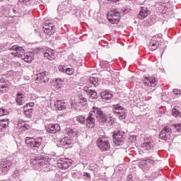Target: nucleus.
Returning a JSON list of instances; mask_svg holds the SVG:
<instances>
[{"label":"nucleus","mask_w":181,"mask_h":181,"mask_svg":"<svg viewBox=\"0 0 181 181\" xmlns=\"http://www.w3.org/2000/svg\"><path fill=\"white\" fill-rule=\"evenodd\" d=\"M66 134L69 136H76L77 135V132H74L73 129H67Z\"/></svg>","instance_id":"obj_32"},{"label":"nucleus","mask_w":181,"mask_h":181,"mask_svg":"<svg viewBox=\"0 0 181 181\" xmlns=\"http://www.w3.org/2000/svg\"><path fill=\"white\" fill-rule=\"evenodd\" d=\"M60 8H62V6H59L58 7V11H59V9H60Z\"/></svg>","instance_id":"obj_50"},{"label":"nucleus","mask_w":181,"mask_h":181,"mask_svg":"<svg viewBox=\"0 0 181 181\" xmlns=\"http://www.w3.org/2000/svg\"><path fill=\"white\" fill-rule=\"evenodd\" d=\"M153 147V145L149 139H145L144 142L141 144V148H144L146 151H151Z\"/></svg>","instance_id":"obj_20"},{"label":"nucleus","mask_w":181,"mask_h":181,"mask_svg":"<svg viewBox=\"0 0 181 181\" xmlns=\"http://www.w3.org/2000/svg\"><path fill=\"white\" fill-rule=\"evenodd\" d=\"M60 144L61 145H62V146H65L66 148H67L69 145H71V144H73V141H71V139L70 137L65 136L64 138L61 139Z\"/></svg>","instance_id":"obj_21"},{"label":"nucleus","mask_w":181,"mask_h":181,"mask_svg":"<svg viewBox=\"0 0 181 181\" xmlns=\"http://www.w3.org/2000/svg\"><path fill=\"white\" fill-rule=\"evenodd\" d=\"M54 105L59 111L66 110L67 108V103L62 100H58L55 102Z\"/></svg>","instance_id":"obj_18"},{"label":"nucleus","mask_w":181,"mask_h":181,"mask_svg":"<svg viewBox=\"0 0 181 181\" xmlns=\"http://www.w3.org/2000/svg\"><path fill=\"white\" fill-rule=\"evenodd\" d=\"M124 135L125 133L122 131L116 132L113 134V142L116 146L124 144Z\"/></svg>","instance_id":"obj_5"},{"label":"nucleus","mask_w":181,"mask_h":181,"mask_svg":"<svg viewBox=\"0 0 181 181\" xmlns=\"http://www.w3.org/2000/svg\"><path fill=\"white\" fill-rule=\"evenodd\" d=\"M56 83L57 84H62V83H63V80L62 78H57L56 79Z\"/></svg>","instance_id":"obj_46"},{"label":"nucleus","mask_w":181,"mask_h":181,"mask_svg":"<svg viewBox=\"0 0 181 181\" xmlns=\"http://www.w3.org/2000/svg\"><path fill=\"white\" fill-rule=\"evenodd\" d=\"M83 176L84 177H86V179H88L89 180H90L91 179V175L88 173H83Z\"/></svg>","instance_id":"obj_43"},{"label":"nucleus","mask_w":181,"mask_h":181,"mask_svg":"<svg viewBox=\"0 0 181 181\" xmlns=\"http://www.w3.org/2000/svg\"><path fill=\"white\" fill-rule=\"evenodd\" d=\"M144 86L147 87H156V78L155 77L145 78L143 81Z\"/></svg>","instance_id":"obj_16"},{"label":"nucleus","mask_w":181,"mask_h":181,"mask_svg":"<svg viewBox=\"0 0 181 181\" xmlns=\"http://www.w3.org/2000/svg\"><path fill=\"white\" fill-rule=\"evenodd\" d=\"M100 97L103 100H111L112 98V94L105 90L100 93Z\"/></svg>","instance_id":"obj_24"},{"label":"nucleus","mask_w":181,"mask_h":181,"mask_svg":"<svg viewBox=\"0 0 181 181\" xmlns=\"http://www.w3.org/2000/svg\"><path fill=\"white\" fill-rule=\"evenodd\" d=\"M43 53L44 57L48 59V60H54L56 56L54 55V51L52 50L50 48H37L36 53Z\"/></svg>","instance_id":"obj_4"},{"label":"nucleus","mask_w":181,"mask_h":181,"mask_svg":"<svg viewBox=\"0 0 181 181\" xmlns=\"http://www.w3.org/2000/svg\"><path fill=\"white\" fill-rule=\"evenodd\" d=\"M35 82L37 84H46L49 83V76L47 71H42L36 74Z\"/></svg>","instance_id":"obj_7"},{"label":"nucleus","mask_w":181,"mask_h":181,"mask_svg":"<svg viewBox=\"0 0 181 181\" xmlns=\"http://www.w3.org/2000/svg\"><path fill=\"white\" fill-rule=\"evenodd\" d=\"M29 128H30V126H29V124L25 123L23 124V127L21 129H22L23 131H25V129H29Z\"/></svg>","instance_id":"obj_44"},{"label":"nucleus","mask_w":181,"mask_h":181,"mask_svg":"<svg viewBox=\"0 0 181 181\" xmlns=\"http://www.w3.org/2000/svg\"><path fill=\"white\" fill-rule=\"evenodd\" d=\"M174 127H175V129L177 131V132H181V123L177 124H174Z\"/></svg>","instance_id":"obj_42"},{"label":"nucleus","mask_w":181,"mask_h":181,"mask_svg":"<svg viewBox=\"0 0 181 181\" xmlns=\"http://www.w3.org/2000/svg\"><path fill=\"white\" fill-rule=\"evenodd\" d=\"M83 90L86 93V94H88V95H90V100H97L98 98L97 92L94 90H92L91 88L88 86H85L83 88Z\"/></svg>","instance_id":"obj_15"},{"label":"nucleus","mask_w":181,"mask_h":181,"mask_svg":"<svg viewBox=\"0 0 181 181\" xmlns=\"http://www.w3.org/2000/svg\"><path fill=\"white\" fill-rule=\"evenodd\" d=\"M32 149H35L37 151V149H40V142L38 140L34 139L33 144L31 145Z\"/></svg>","instance_id":"obj_29"},{"label":"nucleus","mask_w":181,"mask_h":181,"mask_svg":"<svg viewBox=\"0 0 181 181\" xmlns=\"http://www.w3.org/2000/svg\"><path fill=\"white\" fill-rule=\"evenodd\" d=\"M25 144L27 146H29L30 148L33 145V144L35 142V138L33 137H26L25 140Z\"/></svg>","instance_id":"obj_27"},{"label":"nucleus","mask_w":181,"mask_h":181,"mask_svg":"<svg viewBox=\"0 0 181 181\" xmlns=\"http://www.w3.org/2000/svg\"><path fill=\"white\" fill-rule=\"evenodd\" d=\"M4 115H8V110L5 109H0V117H4Z\"/></svg>","instance_id":"obj_39"},{"label":"nucleus","mask_w":181,"mask_h":181,"mask_svg":"<svg viewBox=\"0 0 181 181\" xmlns=\"http://www.w3.org/2000/svg\"><path fill=\"white\" fill-rule=\"evenodd\" d=\"M158 5H160L158 7L159 11H163V7L166 6V3L165 0H160V1L158 3Z\"/></svg>","instance_id":"obj_34"},{"label":"nucleus","mask_w":181,"mask_h":181,"mask_svg":"<svg viewBox=\"0 0 181 181\" xmlns=\"http://www.w3.org/2000/svg\"><path fill=\"white\" fill-rule=\"evenodd\" d=\"M35 105L34 103H27L24 107V114L25 115V117H27V118H31L32 117V112L33 111V109H32V107H33Z\"/></svg>","instance_id":"obj_13"},{"label":"nucleus","mask_w":181,"mask_h":181,"mask_svg":"<svg viewBox=\"0 0 181 181\" xmlns=\"http://www.w3.org/2000/svg\"><path fill=\"white\" fill-rule=\"evenodd\" d=\"M16 103L17 105H23L25 104V95L22 92H18L16 95Z\"/></svg>","instance_id":"obj_19"},{"label":"nucleus","mask_w":181,"mask_h":181,"mask_svg":"<svg viewBox=\"0 0 181 181\" xmlns=\"http://www.w3.org/2000/svg\"><path fill=\"white\" fill-rule=\"evenodd\" d=\"M86 120L87 119H86V117L83 115H78L76 117V121L79 122V124H82L83 125H85Z\"/></svg>","instance_id":"obj_30"},{"label":"nucleus","mask_w":181,"mask_h":181,"mask_svg":"<svg viewBox=\"0 0 181 181\" xmlns=\"http://www.w3.org/2000/svg\"><path fill=\"white\" fill-rule=\"evenodd\" d=\"M79 104H81V105H87V98H83V97H81L79 98Z\"/></svg>","instance_id":"obj_35"},{"label":"nucleus","mask_w":181,"mask_h":181,"mask_svg":"<svg viewBox=\"0 0 181 181\" xmlns=\"http://www.w3.org/2000/svg\"><path fill=\"white\" fill-rule=\"evenodd\" d=\"M89 81L90 84H93V86H95V87H96V86H98V78L92 76L90 78Z\"/></svg>","instance_id":"obj_31"},{"label":"nucleus","mask_w":181,"mask_h":181,"mask_svg":"<svg viewBox=\"0 0 181 181\" xmlns=\"http://www.w3.org/2000/svg\"><path fill=\"white\" fill-rule=\"evenodd\" d=\"M118 2H119V0H117Z\"/></svg>","instance_id":"obj_53"},{"label":"nucleus","mask_w":181,"mask_h":181,"mask_svg":"<svg viewBox=\"0 0 181 181\" xmlns=\"http://www.w3.org/2000/svg\"><path fill=\"white\" fill-rule=\"evenodd\" d=\"M33 0H18V3L21 4L22 5H30L32 4Z\"/></svg>","instance_id":"obj_33"},{"label":"nucleus","mask_w":181,"mask_h":181,"mask_svg":"<svg viewBox=\"0 0 181 181\" xmlns=\"http://www.w3.org/2000/svg\"><path fill=\"white\" fill-rule=\"evenodd\" d=\"M158 46H159V42L156 40H151L149 45V49L152 52L158 49Z\"/></svg>","instance_id":"obj_25"},{"label":"nucleus","mask_w":181,"mask_h":181,"mask_svg":"<svg viewBox=\"0 0 181 181\" xmlns=\"http://www.w3.org/2000/svg\"><path fill=\"white\" fill-rule=\"evenodd\" d=\"M12 166V160L8 159H4L1 163H0V169L3 173H6Z\"/></svg>","instance_id":"obj_12"},{"label":"nucleus","mask_w":181,"mask_h":181,"mask_svg":"<svg viewBox=\"0 0 181 181\" xmlns=\"http://www.w3.org/2000/svg\"><path fill=\"white\" fill-rule=\"evenodd\" d=\"M11 54L16 57H22L25 54V49L18 45H14L10 48Z\"/></svg>","instance_id":"obj_8"},{"label":"nucleus","mask_w":181,"mask_h":181,"mask_svg":"<svg viewBox=\"0 0 181 181\" xmlns=\"http://www.w3.org/2000/svg\"><path fill=\"white\" fill-rule=\"evenodd\" d=\"M22 60L27 63H30L33 60V54L31 52H27L21 57Z\"/></svg>","instance_id":"obj_23"},{"label":"nucleus","mask_w":181,"mask_h":181,"mask_svg":"<svg viewBox=\"0 0 181 181\" xmlns=\"http://www.w3.org/2000/svg\"><path fill=\"white\" fill-rule=\"evenodd\" d=\"M9 122H8V120L5 121V120H1L0 121V132H2V131H4V129H5V128H6V127H8Z\"/></svg>","instance_id":"obj_28"},{"label":"nucleus","mask_w":181,"mask_h":181,"mask_svg":"<svg viewBox=\"0 0 181 181\" xmlns=\"http://www.w3.org/2000/svg\"><path fill=\"white\" fill-rule=\"evenodd\" d=\"M141 163H145V160H144V161H141Z\"/></svg>","instance_id":"obj_52"},{"label":"nucleus","mask_w":181,"mask_h":181,"mask_svg":"<svg viewBox=\"0 0 181 181\" xmlns=\"http://www.w3.org/2000/svg\"><path fill=\"white\" fill-rule=\"evenodd\" d=\"M66 69H67V67H66V66L60 65L59 66V71H61V73H66Z\"/></svg>","instance_id":"obj_41"},{"label":"nucleus","mask_w":181,"mask_h":181,"mask_svg":"<svg viewBox=\"0 0 181 181\" xmlns=\"http://www.w3.org/2000/svg\"><path fill=\"white\" fill-rule=\"evenodd\" d=\"M107 19L110 23L115 25V23H119L121 19V13L118 9L113 8L111 12L107 14Z\"/></svg>","instance_id":"obj_3"},{"label":"nucleus","mask_w":181,"mask_h":181,"mask_svg":"<svg viewBox=\"0 0 181 181\" xmlns=\"http://www.w3.org/2000/svg\"><path fill=\"white\" fill-rule=\"evenodd\" d=\"M30 162L32 165H36L38 168H43V166H46V161L42 156L31 158Z\"/></svg>","instance_id":"obj_10"},{"label":"nucleus","mask_w":181,"mask_h":181,"mask_svg":"<svg viewBox=\"0 0 181 181\" xmlns=\"http://www.w3.org/2000/svg\"><path fill=\"white\" fill-rule=\"evenodd\" d=\"M95 116L100 122H105L107 121V116L103 110L98 107H93V111L90 112L86 118V127L88 128H94L95 127Z\"/></svg>","instance_id":"obj_1"},{"label":"nucleus","mask_w":181,"mask_h":181,"mask_svg":"<svg viewBox=\"0 0 181 181\" xmlns=\"http://www.w3.org/2000/svg\"><path fill=\"white\" fill-rule=\"evenodd\" d=\"M97 146L102 152H107V151H110L111 148V144H110V141H108V137L105 136L99 137L98 139Z\"/></svg>","instance_id":"obj_2"},{"label":"nucleus","mask_w":181,"mask_h":181,"mask_svg":"<svg viewBox=\"0 0 181 181\" xmlns=\"http://www.w3.org/2000/svg\"><path fill=\"white\" fill-rule=\"evenodd\" d=\"M112 2H118V0H111Z\"/></svg>","instance_id":"obj_49"},{"label":"nucleus","mask_w":181,"mask_h":181,"mask_svg":"<svg viewBox=\"0 0 181 181\" xmlns=\"http://www.w3.org/2000/svg\"><path fill=\"white\" fill-rule=\"evenodd\" d=\"M146 162H147L148 163H151V165H153V160L151 158L146 159Z\"/></svg>","instance_id":"obj_47"},{"label":"nucleus","mask_w":181,"mask_h":181,"mask_svg":"<svg viewBox=\"0 0 181 181\" xmlns=\"http://www.w3.org/2000/svg\"><path fill=\"white\" fill-rule=\"evenodd\" d=\"M94 170H98V168H94Z\"/></svg>","instance_id":"obj_51"},{"label":"nucleus","mask_w":181,"mask_h":181,"mask_svg":"<svg viewBox=\"0 0 181 181\" xmlns=\"http://www.w3.org/2000/svg\"><path fill=\"white\" fill-rule=\"evenodd\" d=\"M112 111L120 119H125V118H127L126 110L119 105H115Z\"/></svg>","instance_id":"obj_6"},{"label":"nucleus","mask_w":181,"mask_h":181,"mask_svg":"<svg viewBox=\"0 0 181 181\" xmlns=\"http://www.w3.org/2000/svg\"><path fill=\"white\" fill-rule=\"evenodd\" d=\"M173 93L175 94V95H179V94H180V91L179 89H174Z\"/></svg>","instance_id":"obj_45"},{"label":"nucleus","mask_w":181,"mask_h":181,"mask_svg":"<svg viewBox=\"0 0 181 181\" xmlns=\"http://www.w3.org/2000/svg\"><path fill=\"white\" fill-rule=\"evenodd\" d=\"M179 107H175L172 110L173 115L175 117V118H181V112L179 111Z\"/></svg>","instance_id":"obj_26"},{"label":"nucleus","mask_w":181,"mask_h":181,"mask_svg":"<svg viewBox=\"0 0 181 181\" xmlns=\"http://www.w3.org/2000/svg\"><path fill=\"white\" fill-rule=\"evenodd\" d=\"M43 32L44 33H45V35H53L54 31H51L50 30H46V28L45 27H43Z\"/></svg>","instance_id":"obj_37"},{"label":"nucleus","mask_w":181,"mask_h":181,"mask_svg":"<svg viewBox=\"0 0 181 181\" xmlns=\"http://www.w3.org/2000/svg\"><path fill=\"white\" fill-rule=\"evenodd\" d=\"M59 169H62L65 170L69 166H71V160L69 158H62L58 160L57 163Z\"/></svg>","instance_id":"obj_11"},{"label":"nucleus","mask_w":181,"mask_h":181,"mask_svg":"<svg viewBox=\"0 0 181 181\" xmlns=\"http://www.w3.org/2000/svg\"><path fill=\"white\" fill-rule=\"evenodd\" d=\"M45 129L47 132H49V134H56L60 131V125L59 124H49L45 127Z\"/></svg>","instance_id":"obj_14"},{"label":"nucleus","mask_w":181,"mask_h":181,"mask_svg":"<svg viewBox=\"0 0 181 181\" xmlns=\"http://www.w3.org/2000/svg\"><path fill=\"white\" fill-rule=\"evenodd\" d=\"M148 11L146 7H141L140 12L138 15L139 19H145L148 16Z\"/></svg>","instance_id":"obj_22"},{"label":"nucleus","mask_w":181,"mask_h":181,"mask_svg":"<svg viewBox=\"0 0 181 181\" xmlns=\"http://www.w3.org/2000/svg\"><path fill=\"white\" fill-rule=\"evenodd\" d=\"M45 30H51V32H54V28L53 27L52 24H49V25H45Z\"/></svg>","instance_id":"obj_36"},{"label":"nucleus","mask_w":181,"mask_h":181,"mask_svg":"<svg viewBox=\"0 0 181 181\" xmlns=\"http://www.w3.org/2000/svg\"><path fill=\"white\" fill-rule=\"evenodd\" d=\"M170 135H172V129L169 127H165L160 132L159 138L163 141H168V139H170Z\"/></svg>","instance_id":"obj_9"},{"label":"nucleus","mask_w":181,"mask_h":181,"mask_svg":"<svg viewBox=\"0 0 181 181\" xmlns=\"http://www.w3.org/2000/svg\"><path fill=\"white\" fill-rule=\"evenodd\" d=\"M24 124H25V123L23 119H18V128H19V129H21V128L23 127Z\"/></svg>","instance_id":"obj_40"},{"label":"nucleus","mask_w":181,"mask_h":181,"mask_svg":"<svg viewBox=\"0 0 181 181\" xmlns=\"http://www.w3.org/2000/svg\"><path fill=\"white\" fill-rule=\"evenodd\" d=\"M132 175H129V176H128V181H132Z\"/></svg>","instance_id":"obj_48"},{"label":"nucleus","mask_w":181,"mask_h":181,"mask_svg":"<svg viewBox=\"0 0 181 181\" xmlns=\"http://www.w3.org/2000/svg\"><path fill=\"white\" fill-rule=\"evenodd\" d=\"M65 73H66V74H69V76H71V74L74 73V69H73V68H66Z\"/></svg>","instance_id":"obj_38"},{"label":"nucleus","mask_w":181,"mask_h":181,"mask_svg":"<svg viewBox=\"0 0 181 181\" xmlns=\"http://www.w3.org/2000/svg\"><path fill=\"white\" fill-rule=\"evenodd\" d=\"M9 90V83L4 78H0V93H6Z\"/></svg>","instance_id":"obj_17"}]
</instances>
